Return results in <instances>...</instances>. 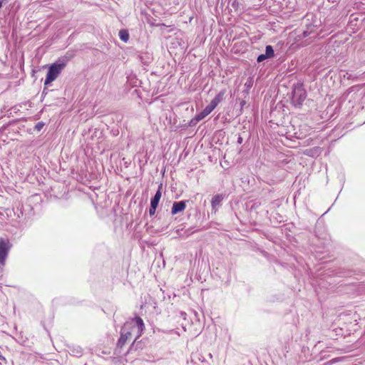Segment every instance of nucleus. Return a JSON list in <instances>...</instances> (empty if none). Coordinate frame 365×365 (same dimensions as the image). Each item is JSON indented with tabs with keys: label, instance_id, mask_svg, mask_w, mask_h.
<instances>
[{
	"label": "nucleus",
	"instance_id": "obj_6",
	"mask_svg": "<svg viewBox=\"0 0 365 365\" xmlns=\"http://www.w3.org/2000/svg\"><path fill=\"white\" fill-rule=\"evenodd\" d=\"M186 205L185 201L175 202L173 205L171 212L175 215L185 209Z\"/></svg>",
	"mask_w": 365,
	"mask_h": 365
},
{
	"label": "nucleus",
	"instance_id": "obj_10",
	"mask_svg": "<svg viewBox=\"0 0 365 365\" xmlns=\"http://www.w3.org/2000/svg\"><path fill=\"white\" fill-rule=\"evenodd\" d=\"M223 199V197L222 195H216L212 197V206L213 208H215L216 207L219 206Z\"/></svg>",
	"mask_w": 365,
	"mask_h": 365
},
{
	"label": "nucleus",
	"instance_id": "obj_15",
	"mask_svg": "<svg viewBox=\"0 0 365 365\" xmlns=\"http://www.w3.org/2000/svg\"><path fill=\"white\" fill-rule=\"evenodd\" d=\"M5 361H6V359L4 356L0 355V364L2 365L3 362H5Z\"/></svg>",
	"mask_w": 365,
	"mask_h": 365
},
{
	"label": "nucleus",
	"instance_id": "obj_5",
	"mask_svg": "<svg viewBox=\"0 0 365 365\" xmlns=\"http://www.w3.org/2000/svg\"><path fill=\"white\" fill-rule=\"evenodd\" d=\"M214 109H215V108L211 104L208 105L207 106L205 107V108L202 112H200V113L196 115V116L195 117V120L198 122V121L204 119Z\"/></svg>",
	"mask_w": 365,
	"mask_h": 365
},
{
	"label": "nucleus",
	"instance_id": "obj_1",
	"mask_svg": "<svg viewBox=\"0 0 365 365\" xmlns=\"http://www.w3.org/2000/svg\"><path fill=\"white\" fill-rule=\"evenodd\" d=\"M143 329V321L138 317L126 322L121 329L119 345L123 346L128 340L135 341L141 336Z\"/></svg>",
	"mask_w": 365,
	"mask_h": 365
},
{
	"label": "nucleus",
	"instance_id": "obj_11",
	"mask_svg": "<svg viewBox=\"0 0 365 365\" xmlns=\"http://www.w3.org/2000/svg\"><path fill=\"white\" fill-rule=\"evenodd\" d=\"M119 37L123 41L127 42L129 39V34L126 30H121L119 32Z\"/></svg>",
	"mask_w": 365,
	"mask_h": 365
},
{
	"label": "nucleus",
	"instance_id": "obj_2",
	"mask_svg": "<svg viewBox=\"0 0 365 365\" xmlns=\"http://www.w3.org/2000/svg\"><path fill=\"white\" fill-rule=\"evenodd\" d=\"M66 63L52 64L49 67L48 71L47 72L44 84L48 85L54 80H56L58 75L61 73L63 68L65 67Z\"/></svg>",
	"mask_w": 365,
	"mask_h": 365
},
{
	"label": "nucleus",
	"instance_id": "obj_3",
	"mask_svg": "<svg viewBox=\"0 0 365 365\" xmlns=\"http://www.w3.org/2000/svg\"><path fill=\"white\" fill-rule=\"evenodd\" d=\"M10 247L9 240L0 238V263L3 265L5 263Z\"/></svg>",
	"mask_w": 365,
	"mask_h": 365
},
{
	"label": "nucleus",
	"instance_id": "obj_14",
	"mask_svg": "<svg viewBox=\"0 0 365 365\" xmlns=\"http://www.w3.org/2000/svg\"><path fill=\"white\" fill-rule=\"evenodd\" d=\"M266 58H267V57L265 56V54H261V55H259V56L257 57V61H258V62H262V61H263L264 60H265Z\"/></svg>",
	"mask_w": 365,
	"mask_h": 365
},
{
	"label": "nucleus",
	"instance_id": "obj_13",
	"mask_svg": "<svg viewBox=\"0 0 365 365\" xmlns=\"http://www.w3.org/2000/svg\"><path fill=\"white\" fill-rule=\"evenodd\" d=\"M156 208H157V207H155V206L153 207V205H150V207L149 210V212H150V215H153L155 213Z\"/></svg>",
	"mask_w": 365,
	"mask_h": 365
},
{
	"label": "nucleus",
	"instance_id": "obj_9",
	"mask_svg": "<svg viewBox=\"0 0 365 365\" xmlns=\"http://www.w3.org/2000/svg\"><path fill=\"white\" fill-rule=\"evenodd\" d=\"M161 196H162L161 191L160 190H158L156 192L153 198L151 200L150 205H153V207L154 206L158 207L159 201L161 198Z\"/></svg>",
	"mask_w": 365,
	"mask_h": 365
},
{
	"label": "nucleus",
	"instance_id": "obj_7",
	"mask_svg": "<svg viewBox=\"0 0 365 365\" xmlns=\"http://www.w3.org/2000/svg\"><path fill=\"white\" fill-rule=\"evenodd\" d=\"M225 91H220L210 102V104L215 108L222 101Z\"/></svg>",
	"mask_w": 365,
	"mask_h": 365
},
{
	"label": "nucleus",
	"instance_id": "obj_4",
	"mask_svg": "<svg viewBox=\"0 0 365 365\" xmlns=\"http://www.w3.org/2000/svg\"><path fill=\"white\" fill-rule=\"evenodd\" d=\"M306 94L304 91L301 88H297L293 91V101L294 103L300 105L305 99Z\"/></svg>",
	"mask_w": 365,
	"mask_h": 365
},
{
	"label": "nucleus",
	"instance_id": "obj_12",
	"mask_svg": "<svg viewBox=\"0 0 365 365\" xmlns=\"http://www.w3.org/2000/svg\"><path fill=\"white\" fill-rule=\"evenodd\" d=\"M264 54L267 58H271L274 56V50L271 46H266Z\"/></svg>",
	"mask_w": 365,
	"mask_h": 365
},
{
	"label": "nucleus",
	"instance_id": "obj_8",
	"mask_svg": "<svg viewBox=\"0 0 365 365\" xmlns=\"http://www.w3.org/2000/svg\"><path fill=\"white\" fill-rule=\"evenodd\" d=\"M225 91H220L210 102V104L215 108L222 101Z\"/></svg>",
	"mask_w": 365,
	"mask_h": 365
},
{
	"label": "nucleus",
	"instance_id": "obj_16",
	"mask_svg": "<svg viewBox=\"0 0 365 365\" xmlns=\"http://www.w3.org/2000/svg\"><path fill=\"white\" fill-rule=\"evenodd\" d=\"M36 127H37V128H38V130H39V129H40V128H41V126H40L39 125H36Z\"/></svg>",
	"mask_w": 365,
	"mask_h": 365
}]
</instances>
